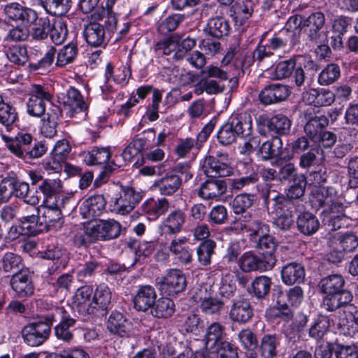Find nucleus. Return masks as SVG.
<instances>
[{
  "mask_svg": "<svg viewBox=\"0 0 358 358\" xmlns=\"http://www.w3.org/2000/svg\"><path fill=\"white\" fill-rule=\"evenodd\" d=\"M39 5L47 13L54 16L66 14L71 7V0H38Z\"/></svg>",
  "mask_w": 358,
  "mask_h": 358,
  "instance_id": "37998d69",
  "label": "nucleus"
},
{
  "mask_svg": "<svg viewBox=\"0 0 358 358\" xmlns=\"http://www.w3.org/2000/svg\"><path fill=\"white\" fill-rule=\"evenodd\" d=\"M273 208L276 215L274 226L283 231L289 230L294 224V215L299 210L285 199L273 201Z\"/></svg>",
  "mask_w": 358,
  "mask_h": 358,
  "instance_id": "9b49d317",
  "label": "nucleus"
},
{
  "mask_svg": "<svg viewBox=\"0 0 358 358\" xmlns=\"http://www.w3.org/2000/svg\"><path fill=\"white\" fill-rule=\"evenodd\" d=\"M315 199L318 206L323 208V213H325L324 221L331 230L336 231L349 225L350 220L344 213L345 206L334 196L329 195L328 190H321Z\"/></svg>",
  "mask_w": 358,
  "mask_h": 358,
  "instance_id": "f257e3e1",
  "label": "nucleus"
},
{
  "mask_svg": "<svg viewBox=\"0 0 358 358\" xmlns=\"http://www.w3.org/2000/svg\"><path fill=\"white\" fill-rule=\"evenodd\" d=\"M353 296L350 291L334 294H325L322 299L321 308L327 312H343L347 306H351Z\"/></svg>",
  "mask_w": 358,
  "mask_h": 358,
  "instance_id": "6ab92c4d",
  "label": "nucleus"
},
{
  "mask_svg": "<svg viewBox=\"0 0 358 358\" xmlns=\"http://www.w3.org/2000/svg\"><path fill=\"white\" fill-rule=\"evenodd\" d=\"M224 327L219 322H213L209 325L206 331L204 341L207 349H213L221 345L225 336Z\"/></svg>",
  "mask_w": 358,
  "mask_h": 358,
  "instance_id": "58836bf2",
  "label": "nucleus"
},
{
  "mask_svg": "<svg viewBox=\"0 0 358 358\" xmlns=\"http://www.w3.org/2000/svg\"><path fill=\"white\" fill-rule=\"evenodd\" d=\"M138 152L136 150L135 147H133L131 142L127 145V148L122 151V155L120 156H115V159L112 161L110 164L105 166L103 171L100 172L98 177L96 178L94 181V185L96 186H99L102 183L106 182L108 178L110 175L117 169L122 166L123 164H117L116 162H119L120 158H122L124 163L127 164L131 161V159L136 156Z\"/></svg>",
  "mask_w": 358,
  "mask_h": 358,
  "instance_id": "dca6fc26",
  "label": "nucleus"
},
{
  "mask_svg": "<svg viewBox=\"0 0 358 358\" xmlns=\"http://www.w3.org/2000/svg\"><path fill=\"white\" fill-rule=\"evenodd\" d=\"M56 202L49 201L44 203L43 212L41 216L45 230H57L61 229L64 222L63 212L69 213L73 203L71 197H62Z\"/></svg>",
  "mask_w": 358,
  "mask_h": 358,
  "instance_id": "7ed1b4c3",
  "label": "nucleus"
},
{
  "mask_svg": "<svg viewBox=\"0 0 358 358\" xmlns=\"http://www.w3.org/2000/svg\"><path fill=\"white\" fill-rule=\"evenodd\" d=\"M156 298L157 294L152 286H141L133 298L134 307L138 310L146 311L153 306Z\"/></svg>",
  "mask_w": 358,
  "mask_h": 358,
  "instance_id": "2f4dec72",
  "label": "nucleus"
},
{
  "mask_svg": "<svg viewBox=\"0 0 358 358\" xmlns=\"http://www.w3.org/2000/svg\"><path fill=\"white\" fill-rule=\"evenodd\" d=\"M341 76L340 67L336 64H328L319 74L318 83L320 85H329Z\"/></svg>",
  "mask_w": 358,
  "mask_h": 358,
  "instance_id": "0e129e2a",
  "label": "nucleus"
},
{
  "mask_svg": "<svg viewBox=\"0 0 358 358\" xmlns=\"http://www.w3.org/2000/svg\"><path fill=\"white\" fill-rule=\"evenodd\" d=\"M111 210L121 215H126L140 202L142 195L134 188L122 187L113 188L107 194Z\"/></svg>",
  "mask_w": 358,
  "mask_h": 358,
  "instance_id": "f03ea898",
  "label": "nucleus"
},
{
  "mask_svg": "<svg viewBox=\"0 0 358 358\" xmlns=\"http://www.w3.org/2000/svg\"><path fill=\"white\" fill-rule=\"evenodd\" d=\"M227 189L225 180L216 178H209L200 187L199 195L204 199L217 200L223 195Z\"/></svg>",
  "mask_w": 358,
  "mask_h": 358,
  "instance_id": "a878e982",
  "label": "nucleus"
},
{
  "mask_svg": "<svg viewBox=\"0 0 358 358\" xmlns=\"http://www.w3.org/2000/svg\"><path fill=\"white\" fill-rule=\"evenodd\" d=\"M271 284V279L269 277L260 275L253 280L248 291L257 299H262L268 294Z\"/></svg>",
  "mask_w": 358,
  "mask_h": 358,
  "instance_id": "8fccbe9b",
  "label": "nucleus"
},
{
  "mask_svg": "<svg viewBox=\"0 0 358 358\" xmlns=\"http://www.w3.org/2000/svg\"><path fill=\"white\" fill-rule=\"evenodd\" d=\"M111 292L106 284H100L95 289L92 303L95 308L93 315H104L108 309L111 308Z\"/></svg>",
  "mask_w": 358,
  "mask_h": 358,
  "instance_id": "cd10ccee",
  "label": "nucleus"
},
{
  "mask_svg": "<svg viewBox=\"0 0 358 358\" xmlns=\"http://www.w3.org/2000/svg\"><path fill=\"white\" fill-rule=\"evenodd\" d=\"M216 243L213 240H206L203 241L197 248L196 252L198 261L203 266H207L210 264L211 256L214 252Z\"/></svg>",
  "mask_w": 358,
  "mask_h": 358,
  "instance_id": "774afa93",
  "label": "nucleus"
},
{
  "mask_svg": "<svg viewBox=\"0 0 358 358\" xmlns=\"http://www.w3.org/2000/svg\"><path fill=\"white\" fill-rule=\"evenodd\" d=\"M338 327L345 336H354L358 332V309L352 305L338 312Z\"/></svg>",
  "mask_w": 358,
  "mask_h": 358,
  "instance_id": "a211bd4d",
  "label": "nucleus"
},
{
  "mask_svg": "<svg viewBox=\"0 0 358 358\" xmlns=\"http://www.w3.org/2000/svg\"><path fill=\"white\" fill-rule=\"evenodd\" d=\"M143 211L150 219H155L163 215L168 209V202L165 199L155 200L150 199L142 205Z\"/></svg>",
  "mask_w": 358,
  "mask_h": 358,
  "instance_id": "5fc2aeb1",
  "label": "nucleus"
},
{
  "mask_svg": "<svg viewBox=\"0 0 358 358\" xmlns=\"http://www.w3.org/2000/svg\"><path fill=\"white\" fill-rule=\"evenodd\" d=\"M290 94L287 85L273 83L264 87L260 92L259 98L264 105L278 103L286 100Z\"/></svg>",
  "mask_w": 358,
  "mask_h": 358,
  "instance_id": "f3484780",
  "label": "nucleus"
},
{
  "mask_svg": "<svg viewBox=\"0 0 358 358\" xmlns=\"http://www.w3.org/2000/svg\"><path fill=\"white\" fill-rule=\"evenodd\" d=\"M6 58L12 63L24 66L29 60L27 48L22 45H13L4 50Z\"/></svg>",
  "mask_w": 358,
  "mask_h": 358,
  "instance_id": "864d4df0",
  "label": "nucleus"
},
{
  "mask_svg": "<svg viewBox=\"0 0 358 358\" xmlns=\"http://www.w3.org/2000/svg\"><path fill=\"white\" fill-rule=\"evenodd\" d=\"M259 122L272 136L287 135L289 133L292 121L282 114H277L271 117H259Z\"/></svg>",
  "mask_w": 358,
  "mask_h": 358,
  "instance_id": "2eb2a0df",
  "label": "nucleus"
},
{
  "mask_svg": "<svg viewBox=\"0 0 358 358\" xmlns=\"http://www.w3.org/2000/svg\"><path fill=\"white\" fill-rule=\"evenodd\" d=\"M46 320L50 322V327L54 322L59 321L54 328L56 338L65 343H71L74 338L73 328L78 323V320L64 307H55L52 313L46 315Z\"/></svg>",
  "mask_w": 358,
  "mask_h": 358,
  "instance_id": "20e7f679",
  "label": "nucleus"
},
{
  "mask_svg": "<svg viewBox=\"0 0 358 358\" xmlns=\"http://www.w3.org/2000/svg\"><path fill=\"white\" fill-rule=\"evenodd\" d=\"M1 268L5 273L15 274L22 270V259L14 252L5 253L1 259Z\"/></svg>",
  "mask_w": 358,
  "mask_h": 358,
  "instance_id": "4d7b16f0",
  "label": "nucleus"
},
{
  "mask_svg": "<svg viewBox=\"0 0 358 358\" xmlns=\"http://www.w3.org/2000/svg\"><path fill=\"white\" fill-rule=\"evenodd\" d=\"M3 10L8 18L16 22L30 25L38 20V14L34 10L24 6L17 2L6 4Z\"/></svg>",
  "mask_w": 358,
  "mask_h": 358,
  "instance_id": "4468645a",
  "label": "nucleus"
},
{
  "mask_svg": "<svg viewBox=\"0 0 358 358\" xmlns=\"http://www.w3.org/2000/svg\"><path fill=\"white\" fill-rule=\"evenodd\" d=\"M234 224L237 226V228L245 229L249 234L251 241L270 231L268 224L250 213L242 215L234 222Z\"/></svg>",
  "mask_w": 358,
  "mask_h": 358,
  "instance_id": "f8f14e48",
  "label": "nucleus"
},
{
  "mask_svg": "<svg viewBox=\"0 0 358 358\" xmlns=\"http://www.w3.org/2000/svg\"><path fill=\"white\" fill-rule=\"evenodd\" d=\"M254 203V195L250 194H239L236 195L231 205L234 213L236 215L243 214Z\"/></svg>",
  "mask_w": 358,
  "mask_h": 358,
  "instance_id": "69168bd1",
  "label": "nucleus"
},
{
  "mask_svg": "<svg viewBox=\"0 0 358 358\" xmlns=\"http://www.w3.org/2000/svg\"><path fill=\"white\" fill-rule=\"evenodd\" d=\"M230 30L231 26L228 20L219 16L210 19L205 29L208 35L215 38L228 36Z\"/></svg>",
  "mask_w": 358,
  "mask_h": 358,
  "instance_id": "ea45409f",
  "label": "nucleus"
},
{
  "mask_svg": "<svg viewBox=\"0 0 358 358\" xmlns=\"http://www.w3.org/2000/svg\"><path fill=\"white\" fill-rule=\"evenodd\" d=\"M258 154L263 160L281 158L282 155V141L279 136L272 138L264 142L258 150Z\"/></svg>",
  "mask_w": 358,
  "mask_h": 358,
  "instance_id": "c9c22d12",
  "label": "nucleus"
},
{
  "mask_svg": "<svg viewBox=\"0 0 358 358\" xmlns=\"http://www.w3.org/2000/svg\"><path fill=\"white\" fill-rule=\"evenodd\" d=\"M329 327V318L326 315H319L309 329V336L316 340L322 339Z\"/></svg>",
  "mask_w": 358,
  "mask_h": 358,
  "instance_id": "bf43d9fd",
  "label": "nucleus"
},
{
  "mask_svg": "<svg viewBox=\"0 0 358 358\" xmlns=\"http://www.w3.org/2000/svg\"><path fill=\"white\" fill-rule=\"evenodd\" d=\"M78 54V49L76 44L69 43L62 48L57 53L56 65L64 67L67 64L73 63Z\"/></svg>",
  "mask_w": 358,
  "mask_h": 358,
  "instance_id": "13d9d810",
  "label": "nucleus"
},
{
  "mask_svg": "<svg viewBox=\"0 0 358 358\" xmlns=\"http://www.w3.org/2000/svg\"><path fill=\"white\" fill-rule=\"evenodd\" d=\"M106 198L101 194H96L84 200L80 206L79 210L85 219L99 217L105 210Z\"/></svg>",
  "mask_w": 358,
  "mask_h": 358,
  "instance_id": "5701e85b",
  "label": "nucleus"
},
{
  "mask_svg": "<svg viewBox=\"0 0 358 358\" xmlns=\"http://www.w3.org/2000/svg\"><path fill=\"white\" fill-rule=\"evenodd\" d=\"M8 141V148L9 150L19 158L24 157V152L27 149L22 148L30 145L33 141V137L31 134L27 133H18L15 139L9 137Z\"/></svg>",
  "mask_w": 358,
  "mask_h": 358,
  "instance_id": "c03bdc74",
  "label": "nucleus"
},
{
  "mask_svg": "<svg viewBox=\"0 0 358 358\" xmlns=\"http://www.w3.org/2000/svg\"><path fill=\"white\" fill-rule=\"evenodd\" d=\"M10 285L20 298L30 296L34 291L31 275L27 269L13 274L10 279Z\"/></svg>",
  "mask_w": 358,
  "mask_h": 358,
  "instance_id": "aec40b11",
  "label": "nucleus"
},
{
  "mask_svg": "<svg viewBox=\"0 0 358 358\" xmlns=\"http://www.w3.org/2000/svg\"><path fill=\"white\" fill-rule=\"evenodd\" d=\"M83 36L86 42L93 47H101L106 44V34L103 24L90 22L85 26Z\"/></svg>",
  "mask_w": 358,
  "mask_h": 358,
  "instance_id": "c756f323",
  "label": "nucleus"
},
{
  "mask_svg": "<svg viewBox=\"0 0 358 358\" xmlns=\"http://www.w3.org/2000/svg\"><path fill=\"white\" fill-rule=\"evenodd\" d=\"M174 307L175 304L170 298L162 297L155 300L151 307V313L155 317H167L173 313Z\"/></svg>",
  "mask_w": 358,
  "mask_h": 358,
  "instance_id": "6e6d98bb",
  "label": "nucleus"
},
{
  "mask_svg": "<svg viewBox=\"0 0 358 358\" xmlns=\"http://www.w3.org/2000/svg\"><path fill=\"white\" fill-rule=\"evenodd\" d=\"M307 120L303 130L306 136L314 144L317 143L322 131L329 124V119L324 115L313 116L311 113L306 114Z\"/></svg>",
  "mask_w": 358,
  "mask_h": 358,
  "instance_id": "4be33fe9",
  "label": "nucleus"
},
{
  "mask_svg": "<svg viewBox=\"0 0 358 358\" xmlns=\"http://www.w3.org/2000/svg\"><path fill=\"white\" fill-rule=\"evenodd\" d=\"M345 280L341 275H329L321 279L319 282L320 291L324 294H334L348 291L344 289Z\"/></svg>",
  "mask_w": 358,
  "mask_h": 358,
  "instance_id": "4c0bfd02",
  "label": "nucleus"
},
{
  "mask_svg": "<svg viewBox=\"0 0 358 358\" xmlns=\"http://www.w3.org/2000/svg\"><path fill=\"white\" fill-rule=\"evenodd\" d=\"M254 11V3L251 0H236L230 7V16L236 24H243Z\"/></svg>",
  "mask_w": 358,
  "mask_h": 358,
  "instance_id": "f704fd0d",
  "label": "nucleus"
},
{
  "mask_svg": "<svg viewBox=\"0 0 358 358\" xmlns=\"http://www.w3.org/2000/svg\"><path fill=\"white\" fill-rule=\"evenodd\" d=\"M282 336L276 334H268L262 336L258 345L261 358H277L280 352Z\"/></svg>",
  "mask_w": 358,
  "mask_h": 358,
  "instance_id": "bb28decb",
  "label": "nucleus"
},
{
  "mask_svg": "<svg viewBox=\"0 0 358 358\" xmlns=\"http://www.w3.org/2000/svg\"><path fill=\"white\" fill-rule=\"evenodd\" d=\"M83 157L87 165H102L109 160L110 152L108 148L95 147L87 152H83Z\"/></svg>",
  "mask_w": 358,
  "mask_h": 358,
  "instance_id": "a18cd8bd",
  "label": "nucleus"
},
{
  "mask_svg": "<svg viewBox=\"0 0 358 358\" xmlns=\"http://www.w3.org/2000/svg\"><path fill=\"white\" fill-rule=\"evenodd\" d=\"M93 293L91 286L85 285L78 288L74 295V303L80 314L83 315H92L95 312V308L90 301Z\"/></svg>",
  "mask_w": 358,
  "mask_h": 358,
  "instance_id": "7c9ffc66",
  "label": "nucleus"
},
{
  "mask_svg": "<svg viewBox=\"0 0 358 358\" xmlns=\"http://www.w3.org/2000/svg\"><path fill=\"white\" fill-rule=\"evenodd\" d=\"M62 116V110L57 106H54L43 119L41 127V134L47 138H52L57 134L58 120Z\"/></svg>",
  "mask_w": 358,
  "mask_h": 358,
  "instance_id": "a19ab883",
  "label": "nucleus"
},
{
  "mask_svg": "<svg viewBox=\"0 0 358 358\" xmlns=\"http://www.w3.org/2000/svg\"><path fill=\"white\" fill-rule=\"evenodd\" d=\"M229 188L231 192L249 191L256 186L259 181V175L252 171L250 175L229 179Z\"/></svg>",
  "mask_w": 358,
  "mask_h": 358,
  "instance_id": "de8ad7c7",
  "label": "nucleus"
},
{
  "mask_svg": "<svg viewBox=\"0 0 358 358\" xmlns=\"http://www.w3.org/2000/svg\"><path fill=\"white\" fill-rule=\"evenodd\" d=\"M62 187V182L59 177L44 179L38 186V189L44 197L43 203H47L49 201L56 202L59 200L58 199L62 197H69L68 196L60 194Z\"/></svg>",
  "mask_w": 358,
  "mask_h": 358,
  "instance_id": "c85d7f7f",
  "label": "nucleus"
},
{
  "mask_svg": "<svg viewBox=\"0 0 358 358\" xmlns=\"http://www.w3.org/2000/svg\"><path fill=\"white\" fill-rule=\"evenodd\" d=\"M50 332V322L45 317L43 321L26 325L22 329V336L25 343L29 346L36 347L42 345L49 338Z\"/></svg>",
  "mask_w": 358,
  "mask_h": 358,
  "instance_id": "6e6552de",
  "label": "nucleus"
},
{
  "mask_svg": "<svg viewBox=\"0 0 358 358\" xmlns=\"http://www.w3.org/2000/svg\"><path fill=\"white\" fill-rule=\"evenodd\" d=\"M25 233V236H35L45 230L41 216L35 215L19 220Z\"/></svg>",
  "mask_w": 358,
  "mask_h": 358,
  "instance_id": "052dcab7",
  "label": "nucleus"
},
{
  "mask_svg": "<svg viewBox=\"0 0 358 358\" xmlns=\"http://www.w3.org/2000/svg\"><path fill=\"white\" fill-rule=\"evenodd\" d=\"M331 238L335 246H340L346 253L354 252L358 247V236L353 232L337 233Z\"/></svg>",
  "mask_w": 358,
  "mask_h": 358,
  "instance_id": "3c124183",
  "label": "nucleus"
},
{
  "mask_svg": "<svg viewBox=\"0 0 358 358\" xmlns=\"http://www.w3.org/2000/svg\"><path fill=\"white\" fill-rule=\"evenodd\" d=\"M63 103L75 113L85 111L87 106L80 92L74 88H69L63 97Z\"/></svg>",
  "mask_w": 358,
  "mask_h": 358,
  "instance_id": "09e8293b",
  "label": "nucleus"
},
{
  "mask_svg": "<svg viewBox=\"0 0 358 358\" xmlns=\"http://www.w3.org/2000/svg\"><path fill=\"white\" fill-rule=\"evenodd\" d=\"M157 289L169 297H177L179 293V270L171 268L162 278L156 279Z\"/></svg>",
  "mask_w": 358,
  "mask_h": 358,
  "instance_id": "b1692460",
  "label": "nucleus"
},
{
  "mask_svg": "<svg viewBox=\"0 0 358 358\" xmlns=\"http://www.w3.org/2000/svg\"><path fill=\"white\" fill-rule=\"evenodd\" d=\"M155 50H162L164 55L173 54V59L178 60L179 53V38L178 36H172L159 41L155 45Z\"/></svg>",
  "mask_w": 358,
  "mask_h": 358,
  "instance_id": "338daca9",
  "label": "nucleus"
},
{
  "mask_svg": "<svg viewBox=\"0 0 358 358\" xmlns=\"http://www.w3.org/2000/svg\"><path fill=\"white\" fill-rule=\"evenodd\" d=\"M302 27L309 41L319 43L328 41L329 31L326 27V18L321 11L310 14L303 20Z\"/></svg>",
  "mask_w": 358,
  "mask_h": 358,
  "instance_id": "39448f33",
  "label": "nucleus"
},
{
  "mask_svg": "<svg viewBox=\"0 0 358 358\" xmlns=\"http://www.w3.org/2000/svg\"><path fill=\"white\" fill-rule=\"evenodd\" d=\"M10 185H12L13 194L16 198L21 199L24 203H32L35 198L38 196L36 192H31L29 185L26 182H20L15 179H11Z\"/></svg>",
  "mask_w": 358,
  "mask_h": 358,
  "instance_id": "603ef678",
  "label": "nucleus"
},
{
  "mask_svg": "<svg viewBox=\"0 0 358 358\" xmlns=\"http://www.w3.org/2000/svg\"><path fill=\"white\" fill-rule=\"evenodd\" d=\"M306 187V180L303 174H300L295 179L293 184L288 189L286 195L277 194L272 201L285 199L288 203L293 204L295 209L301 210L303 208V196Z\"/></svg>",
  "mask_w": 358,
  "mask_h": 358,
  "instance_id": "ddd939ff",
  "label": "nucleus"
},
{
  "mask_svg": "<svg viewBox=\"0 0 358 358\" xmlns=\"http://www.w3.org/2000/svg\"><path fill=\"white\" fill-rule=\"evenodd\" d=\"M275 263V256L256 255L252 252H246L239 258V266L244 272L269 271L273 268Z\"/></svg>",
  "mask_w": 358,
  "mask_h": 358,
  "instance_id": "1a4fd4ad",
  "label": "nucleus"
},
{
  "mask_svg": "<svg viewBox=\"0 0 358 358\" xmlns=\"http://www.w3.org/2000/svg\"><path fill=\"white\" fill-rule=\"evenodd\" d=\"M202 169L208 178L226 177L233 172L229 162L220 161L213 155L203 159Z\"/></svg>",
  "mask_w": 358,
  "mask_h": 358,
  "instance_id": "412c9836",
  "label": "nucleus"
},
{
  "mask_svg": "<svg viewBox=\"0 0 358 358\" xmlns=\"http://www.w3.org/2000/svg\"><path fill=\"white\" fill-rule=\"evenodd\" d=\"M121 229V224L113 219L99 220L87 227V233L95 241H106L118 238Z\"/></svg>",
  "mask_w": 358,
  "mask_h": 358,
  "instance_id": "423d86ee",
  "label": "nucleus"
},
{
  "mask_svg": "<svg viewBox=\"0 0 358 358\" xmlns=\"http://www.w3.org/2000/svg\"><path fill=\"white\" fill-rule=\"evenodd\" d=\"M253 315L252 306L247 299H241L234 301L229 313L230 319L240 324L248 322L252 319Z\"/></svg>",
  "mask_w": 358,
  "mask_h": 358,
  "instance_id": "473e14b6",
  "label": "nucleus"
},
{
  "mask_svg": "<svg viewBox=\"0 0 358 358\" xmlns=\"http://www.w3.org/2000/svg\"><path fill=\"white\" fill-rule=\"evenodd\" d=\"M298 230L306 236L315 234L320 227V222L317 217L311 213L304 212L299 215L296 220Z\"/></svg>",
  "mask_w": 358,
  "mask_h": 358,
  "instance_id": "79ce46f5",
  "label": "nucleus"
},
{
  "mask_svg": "<svg viewBox=\"0 0 358 358\" xmlns=\"http://www.w3.org/2000/svg\"><path fill=\"white\" fill-rule=\"evenodd\" d=\"M254 247L256 249L262 250L263 252L261 254L262 255H273V252L277 247V243L275 241V238L269 234V233L262 234L259 237L255 239L253 241Z\"/></svg>",
  "mask_w": 358,
  "mask_h": 358,
  "instance_id": "e2e57ef3",
  "label": "nucleus"
},
{
  "mask_svg": "<svg viewBox=\"0 0 358 358\" xmlns=\"http://www.w3.org/2000/svg\"><path fill=\"white\" fill-rule=\"evenodd\" d=\"M131 75L129 67L122 65L115 71L110 63L107 64L106 66L105 78L108 81L110 78L117 84L124 85L127 83V78Z\"/></svg>",
  "mask_w": 358,
  "mask_h": 358,
  "instance_id": "680f3d73",
  "label": "nucleus"
},
{
  "mask_svg": "<svg viewBox=\"0 0 358 358\" xmlns=\"http://www.w3.org/2000/svg\"><path fill=\"white\" fill-rule=\"evenodd\" d=\"M238 136L245 138L250 136L252 131V117L247 113L233 114L228 120Z\"/></svg>",
  "mask_w": 358,
  "mask_h": 358,
  "instance_id": "72a5a7b5",
  "label": "nucleus"
},
{
  "mask_svg": "<svg viewBox=\"0 0 358 358\" xmlns=\"http://www.w3.org/2000/svg\"><path fill=\"white\" fill-rule=\"evenodd\" d=\"M18 115L14 107L4 103L0 96V123L7 131H10L15 126Z\"/></svg>",
  "mask_w": 358,
  "mask_h": 358,
  "instance_id": "49530a36",
  "label": "nucleus"
},
{
  "mask_svg": "<svg viewBox=\"0 0 358 358\" xmlns=\"http://www.w3.org/2000/svg\"><path fill=\"white\" fill-rule=\"evenodd\" d=\"M291 76L296 87L301 88L304 86L307 77L301 66L296 67V57L278 62L274 69V78L276 80L288 78Z\"/></svg>",
  "mask_w": 358,
  "mask_h": 358,
  "instance_id": "0eeeda50",
  "label": "nucleus"
},
{
  "mask_svg": "<svg viewBox=\"0 0 358 358\" xmlns=\"http://www.w3.org/2000/svg\"><path fill=\"white\" fill-rule=\"evenodd\" d=\"M51 99L52 95L45 87L33 85L27 103V113L34 117H41L45 112L46 103L50 102Z\"/></svg>",
  "mask_w": 358,
  "mask_h": 358,
  "instance_id": "9d476101",
  "label": "nucleus"
},
{
  "mask_svg": "<svg viewBox=\"0 0 358 358\" xmlns=\"http://www.w3.org/2000/svg\"><path fill=\"white\" fill-rule=\"evenodd\" d=\"M281 278L287 285L302 282L305 278L304 267L296 262L289 263L282 268Z\"/></svg>",
  "mask_w": 358,
  "mask_h": 358,
  "instance_id": "e433bc0d",
  "label": "nucleus"
},
{
  "mask_svg": "<svg viewBox=\"0 0 358 358\" xmlns=\"http://www.w3.org/2000/svg\"><path fill=\"white\" fill-rule=\"evenodd\" d=\"M106 327L110 334L120 337H129L131 333V323L117 310L113 311L109 315Z\"/></svg>",
  "mask_w": 358,
  "mask_h": 358,
  "instance_id": "393cba45",
  "label": "nucleus"
}]
</instances>
